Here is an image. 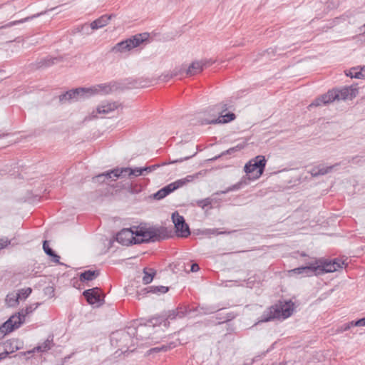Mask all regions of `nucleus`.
Segmentation results:
<instances>
[{"mask_svg": "<svg viewBox=\"0 0 365 365\" xmlns=\"http://www.w3.org/2000/svg\"><path fill=\"white\" fill-rule=\"evenodd\" d=\"M172 237L173 231L163 226H133L122 229L116 234L115 240L123 245H129L159 242Z\"/></svg>", "mask_w": 365, "mask_h": 365, "instance_id": "f257e3e1", "label": "nucleus"}, {"mask_svg": "<svg viewBox=\"0 0 365 365\" xmlns=\"http://www.w3.org/2000/svg\"><path fill=\"white\" fill-rule=\"evenodd\" d=\"M294 311V303L289 301H279L267 307L258 319L257 324L268 322L275 319L284 320L289 317Z\"/></svg>", "mask_w": 365, "mask_h": 365, "instance_id": "f03ea898", "label": "nucleus"}, {"mask_svg": "<svg viewBox=\"0 0 365 365\" xmlns=\"http://www.w3.org/2000/svg\"><path fill=\"white\" fill-rule=\"evenodd\" d=\"M146 326L140 325L138 327L130 326L125 329L118 330L113 332L110 336V343L113 346L119 348L120 350L128 349L130 346L133 338L143 340L145 337L138 334L145 329Z\"/></svg>", "mask_w": 365, "mask_h": 365, "instance_id": "7ed1b4c3", "label": "nucleus"}, {"mask_svg": "<svg viewBox=\"0 0 365 365\" xmlns=\"http://www.w3.org/2000/svg\"><path fill=\"white\" fill-rule=\"evenodd\" d=\"M358 90L352 86L344 87L341 89L334 88L329 90L327 93L317 98L309 107H317L322 105H327L335 100L352 99L356 97Z\"/></svg>", "mask_w": 365, "mask_h": 365, "instance_id": "20e7f679", "label": "nucleus"}, {"mask_svg": "<svg viewBox=\"0 0 365 365\" xmlns=\"http://www.w3.org/2000/svg\"><path fill=\"white\" fill-rule=\"evenodd\" d=\"M214 61L211 59L200 61L192 62L187 68L181 66L180 68H175L170 74L163 76V81H168L169 79L174 77H179L180 78L184 76H192L202 71L204 67H207L212 64Z\"/></svg>", "mask_w": 365, "mask_h": 365, "instance_id": "39448f33", "label": "nucleus"}, {"mask_svg": "<svg viewBox=\"0 0 365 365\" xmlns=\"http://www.w3.org/2000/svg\"><path fill=\"white\" fill-rule=\"evenodd\" d=\"M266 163L264 155H257L245 164L244 170L250 181L258 179L263 174Z\"/></svg>", "mask_w": 365, "mask_h": 365, "instance_id": "423d86ee", "label": "nucleus"}, {"mask_svg": "<svg viewBox=\"0 0 365 365\" xmlns=\"http://www.w3.org/2000/svg\"><path fill=\"white\" fill-rule=\"evenodd\" d=\"M344 264V261L338 258L333 260H327L323 258L315 259V264L318 267L317 276L338 271L343 267Z\"/></svg>", "mask_w": 365, "mask_h": 365, "instance_id": "0eeeda50", "label": "nucleus"}, {"mask_svg": "<svg viewBox=\"0 0 365 365\" xmlns=\"http://www.w3.org/2000/svg\"><path fill=\"white\" fill-rule=\"evenodd\" d=\"M172 220L175 225L176 235L178 237L185 238L190 235L188 225L185 222L184 217L178 212L173 213Z\"/></svg>", "mask_w": 365, "mask_h": 365, "instance_id": "6e6552de", "label": "nucleus"}, {"mask_svg": "<svg viewBox=\"0 0 365 365\" xmlns=\"http://www.w3.org/2000/svg\"><path fill=\"white\" fill-rule=\"evenodd\" d=\"M236 115L234 113L229 112L226 114H220L216 117V114H208L207 118H202L200 119L201 125L208 124H218V123H227L234 120Z\"/></svg>", "mask_w": 365, "mask_h": 365, "instance_id": "1a4fd4ad", "label": "nucleus"}, {"mask_svg": "<svg viewBox=\"0 0 365 365\" xmlns=\"http://www.w3.org/2000/svg\"><path fill=\"white\" fill-rule=\"evenodd\" d=\"M19 319V316L14 314L9 317L4 323L0 325V339H3L6 334L18 329L21 324L22 321Z\"/></svg>", "mask_w": 365, "mask_h": 365, "instance_id": "9d476101", "label": "nucleus"}, {"mask_svg": "<svg viewBox=\"0 0 365 365\" xmlns=\"http://www.w3.org/2000/svg\"><path fill=\"white\" fill-rule=\"evenodd\" d=\"M185 179L178 180L169 185L163 187L160 190H159L157 192H155L153 195L154 198L156 200H161L168 195L170 193L173 192L175 190L179 187L183 186L186 182Z\"/></svg>", "mask_w": 365, "mask_h": 365, "instance_id": "9b49d317", "label": "nucleus"}, {"mask_svg": "<svg viewBox=\"0 0 365 365\" xmlns=\"http://www.w3.org/2000/svg\"><path fill=\"white\" fill-rule=\"evenodd\" d=\"M191 310L186 307H178L175 309L164 311L161 313V319H166L168 324L169 325L170 321L174 320L177 318H182Z\"/></svg>", "mask_w": 365, "mask_h": 365, "instance_id": "f8f14e48", "label": "nucleus"}, {"mask_svg": "<svg viewBox=\"0 0 365 365\" xmlns=\"http://www.w3.org/2000/svg\"><path fill=\"white\" fill-rule=\"evenodd\" d=\"M91 96L101 94L107 95L118 88V83L115 81H110L106 83L97 84L90 87Z\"/></svg>", "mask_w": 365, "mask_h": 365, "instance_id": "ddd939ff", "label": "nucleus"}, {"mask_svg": "<svg viewBox=\"0 0 365 365\" xmlns=\"http://www.w3.org/2000/svg\"><path fill=\"white\" fill-rule=\"evenodd\" d=\"M83 296L89 304H101L103 302L104 296L101 292V289L93 287L88 289L83 292Z\"/></svg>", "mask_w": 365, "mask_h": 365, "instance_id": "4468645a", "label": "nucleus"}, {"mask_svg": "<svg viewBox=\"0 0 365 365\" xmlns=\"http://www.w3.org/2000/svg\"><path fill=\"white\" fill-rule=\"evenodd\" d=\"M304 266L294 268L290 272L295 274H301L304 277L317 276V269L318 267L315 264V259L313 261L305 263Z\"/></svg>", "mask_w": 365, "mask_h": 365, "instance_id": "2eb2a0df", "label": "nucleus"}, {"mask_svg": "<svg viewBox=\"0 0 365 365\" xmlns=\"http://www.w3.org/2000/svg\"><path fill=\"white\" fill-rule=\"evenodd\" d=\"M118 168L108 170L105 173H101L92 178V181L95 183H104L108 180H116L119 178Z\"/></svg>", "mask_w": 365, "mask_h": 365, "instance_id": "dca6fc26", "label": "nucleus"}, {"mask_svg": "<svg viewBox=\"0 0 365 365\" xmlns=\"http://www.w3.org/2000/svg\"><path fill=\"white\" fill-rule=\"evenodd\" d=\"M149 37L148 33H141L132 36L131 37L125 39L128 43V49L130 51L139 46L144 41H147Z\"/></svg>", "mask_w": 365, "mask_h": 365, "instance_id": "f3484780", "label": "nucleus"}, {"mask_svg": "<svg viewBox=\"0 0 365 365\" xmlns=\"http://www.w3.org/2000/svg\"><path fill=\"white\" fill-rule=\"evenodd\" d=\"M53 336H48L47 339L41 344H39L37 346L34 347L32 350H29L24 352H21L20 354L22 356H26L27 354H31L38 352H46L50 350L53 345Z\"/></svg>", "mask_w": 365, "mask_h": 365, "instance_id": "a211bd4d", "label": "nucleus"}, {"mask_svg": "<svg viewBox=\"0 0 365 365\" xmlns=\"http://www.w3.org/2000/svg\"><path fill=\"white\" fill-rule=\"evenodd\" d=\"M115 16V15L113 14L102 15L101 16H100L99 18H98L97 19L94 20L91 23V28L93 30L101 29L106 26L109 23V21Z\"/></svg>", "mask_w": 365, "mask_h": 365, "instance_id": "6ab92c4d", "label": "nucleus"}, {"mask_svg": "<svg viewBox=\"0 0 365 365\" xmlns=\"http://www.w3.org/2000/svg\"><path fill=\"white\" fill-rule=\"evenodd\" d=\"M3 346L9 354H11L21 349L22 342L17 339H11L4 342Z\"/></svg>", "mask_w": 365, "mask_h": 365, "instance_id": "aec40b11", "label": "nucleus"}, {"mask_svg": "<svg viewBox=\"0 0 365 365\" xmlns=\"http://www.w3.org/2000/svg\"><path fill=\"white\" fill-rule=\"evenodd\" d=\"M144 170L143 168H118V174L119 178L125 177L126 175L130 177L132 175L133 176H140L142 175H144Z\"/></svg>", "mask_w": 365, "mask_h": 365, "instance_id": "412c9836", "label": "nucleus"}, {"mask_svg": "<svg viewBox=\"0 0 365 365\" xmlns=\"http://www.w3.org/2000/svg\"><path fill=\"white\" fill-rule=\"evenodd\" d=\"M249 178L243 176L241 180L235 185L228 187L226 190L215 192L214 195L226 194L229 192L240 190L250 183Z\"/></svg>", "mask_w": 365, "mask_h": 365, "instance_id": "4be33fe9", "label": "nucleus"}, {"mask_svg": "<svg viewBox=\"0 0 365 365\" xmlns=\"http://www.w3.org/2000/svg\"><path fill=\"white\" fill-rule=\"evenodd\" d=\"M339 165V163H336L335 165H330V166H324V165H320L314 167L311 170L310 173L313 177L324 175L331 173L334 170V168L335 167L338 166Z\"/></svg>", "mask_w": 365, "mask_h": 365, "instance_id": "5701e85b", "label": "nucleus"}, {"mask_svg": "<svg viewBox=\"0 0 365 365\" xmlns=\"http://www.w3.org/2000/svg\"><path fill=\"white\" fill-rule=\"evenodd\" d=\"M90 89V88L83 87L72 89L73 97L76 101L89 98L92 96Z\"/></svg>", "mask_w": 365, "mask_h": 365, "instance_id": "b1692460", "label": "nucleus"}, {"mask_svg": "<svg viewBox=\"0 0 365 365\" xmlns=\"http://www.w3.org/2000/svg\"><path fill=\"white\" fill-rule=\"evenodd\" d=\"M100 275L99 270H86L81 272L79 276V279L81 282H84L86 281H92L97 278Z\"/></svg>", "mask_w": 365, "mask_h": 365, "instance_id": "393cba45", "label": "nucleus"}, {"mask_svg": "<svg viewBox=\"0 0 365 365\" xmlns=\"http://www.w3.org/2000/svg\"><path fill=\"white\" fill-rule=\"evenodd\" d=\"M118 106L119 105L117 102H109L106 103H103L98 106L97 112L98 113L106 114L118 108Z\"/></svg>", "mask_w": 365, "mask_h": 365, "instance_id": "a878e982", "label": "nucleus"}, {"mask_svg": "<svg viewBox=\"0 0 365 365\" xmlns=\"http://www.w3.org/2000/svg\"><path fill=\"white\" fill-rule=\"evenodd\" d=\"M46 14V11H43V12H41V13H38L36 14H34V15H32L31 16H28V17H26V18H24V19H21L20 20H17V21H11V22H9L8 24H4L3 26H0V29H7V28H9V27H11L13 26H15V25H18V24H22V23H24V22H27L29 21V20H31L34 18H36L38 16H40L41 15H43Z\"/></svg>", "mask_w": 365, "mask_h": 365, "instance_id": "bb28decb", "label": "nucleus"}, {"mask_svg": "<svg viewBox=\"0 0 365 365\" xmlns=\"http://www.w3.org/2000/svg\"><path fill=\"white\" fill-rule=\"evenodd\" d=\"M43 249L44 252L49 257H51V260L55 262L60 264V256L58 255L52 248L50 247L48 242L47 240H44L43 242Z\"/></svg>", "mask_w": 365, "mask_h": 365, "instance_id": "cd10ccee", "label": "nucleus"}, {"mask_svg": "<svg viewBox=\"0 0 365 365\" xmlns=\"http://www.w3.org/2000/svg\"><path fill=\"white\" fill-rule=\"evenodd\" d=\"M57 61H58V58H53V57H51V56H46V57H45L43 58L40 59L36 63V66L38 68H46V67H48V66H51L53 65Z\"/></svg>", "mask_w": 365, "mask_h": 365, "instance_id": "c85d7f7f", "label": "nucleus"}, {"mask_svg": "<svg viewBox=\"0 0 365 365\" xmlns=\"http://www.w3.org/2000/svg\"><path fill=\"white\" fill-rule=\"evenodd\" d=\"M169 288L164 286H150L142 290L143 294L147 293L165 294L168 291Z\"/></svg>", "mask_w": 365, "mask_h": 365, "instance_id": "c756f323", "label": "nucleus"}, {"mask_svg": "<svg viewBox=\"0 0 365 365\" xmlns=\"http://www.w3.org/2000/svg\"><path fill=\"white\" fill-rule=\"evenodd\" d=\"M144 276L143 277V282L145 284H150L156 274V272L153 268H144L143 269Z\"/></svg>", "mask_w": 365, "mask_h": 365, "instance_id": "7c9ffc66", "label": "nucleus"}, {"mask_svg": "<svg viewBox=\"0 0 365 365\" xmlns=\"http://www.w3.org/2000/svg\"><path fill=\"white\" fill-rule=\"evenodd\" d=\"M59 102L61 104L71 103L76 102L74 97H73L72 89L69 90L58 96Z\"/></svg>", "mask_w": 365, "mask_h": 365, "instance_id": "2f4dec72", "label": "nucleus"}, {"mask_svg": "<svg viewBox=\"0 0 365 365\" xmlns=\"http://www.w3.org/2000/svg\"><path fill=\"white\" fill-rule=\"evenodd\" d=\"M128 47V43L126 42V40L122 41L118 43H116L112 48L111 51L113 53H123L126 51H129Z\"/></svg>", "mask_w": 365, "mask_h": 365, "instance_id": "473e14b6", "label": "nucleus"}, {"mask_svg": "<svg viewBox=\"0 0 365 365\" xmlns=\"http://www.w3.org/2000/svg\"><path fill=\"white\" fill-rule=\"evenodd\" d=\"M228 110V106L226 103H220L215 106H214L211 109L210 111L212 112L211 114H216V117L217 115L222 114L224 112L227 111Z\"/></svg>", "mask_w": 365, "mask_h": 365, "instance_id": "72a5a7b5", "label": "nucleus"}, {"mask_svg": "<svg viewBox=\"0 0 365 365\" xmlns=\"http://www.w3.org/2000/svg\"><path fill=\"white\" fill-rule=\"evenodd\" d=\"M19 298L16 294H9L6 297V303L9 307H15L19 304Z\"/></svg>", "mask_w": 365, "mask_h": 365, "instance_id": "f704fd0d", "label": "nucleus"}, {"mask_svg": "<svg viewBox=\"0 0 365 365\" xmlns=\"http://www.w3.org/2000/svg\"><path fill=\"white\" fill-rule=\"evenodd\" d=\"M214 200L212 197H207L202 200H198L195 201V205L201 207L202 209H205L206 207L211 206Z\"/></svg>", "mask_w": 365, "mask_h": 365, "instance_id": "c9c22d12", "label": "nucleus"}, {"mask_svg": "<svg viewBox=\"0 0 365 365\" xmlns=\"http://www.w3.org/2000/svg\"><path fill=\"white\" fill-rule=\"evenodd\" d=\"M217 310V309L212 307H197L194 311L197 312L200 314H210L215 312Z\"/></svg>", "mask_w": 365, "mask_h": 365, "instance_id": "e433bc0d", "label": "nucleus"}, {"mask_svg": "<svg viewBox=\"0 0 365 365\" xmlns=\"http://www.w3.org/2000/svg\"><path fill=\"white\" fill-rule=\"evenodd\" d=\"M347 76H350L351 78H355L358 79L363 78V74L359 68H351L348 73H346Z\"/></svg>", "mask_w": 365, "mask_h": 365, "instance_id": "4c0bfd02", "label": "nucleus"}, {"mask_svg": "<svg viewBox=\"0 0 365 365\" xmlns=\"http://www.w3.org/2000/svg\"><path fill=\"white\" fill-rule=\"evenodd\" d=\"M150 324H153V326H157V325H161L163 324L165 327H168V324L166 322V319H161V314L158 316L154 317L151 318L149 321Z\"/></svg>", "mask_w": 365, "mask_h": 365, "instance_id": "58836bf2", "label": "nucleus"}, {"mask_svg": "<svg viewBox=\"0 0 365 365\" xmlns=\"http://www.w3.org/2000/svg\"><path fill=\"white\" fill-rule=\"evenodd\" d=\"M33 312V309L32 307L30 306V307H26V309H21L20 312H19L17 314H16L17 316H19V319H21L22 321V324L25 321V317L27 314L31 313Z\"/></svg>", "mask_w": 365, "mask_h": 365, "instance_id": "ea45409f", "label": "nucleus"}, {"mask_svg": "<svg viewBox=\"0 0 365 365\" xmlns=\"http://www.w3.org/2000/svg\"><path fill=\"white\" fill-rule=\"evenodd\" d=\"M31 292L32 289L30 287L21 289L19 290L17 295L19 299H25L31 294Z\"/></svg>", "mask_w": 365, "mask_h": 365, "instance_id": "a19ab883", "label": "nucleus"}, {"mask_svg": "<svg viewBox=\"0 0 365 365\" xmlns=\"http://www.w3.org/2000/svg\"><path fill=\"white\" fill-rule=\"evenodd\" d=\"M354 322H355V321H351V322H349V323H346V324H342L341 326H340V327H339L337 328L336 331H337L338 333H342V332H344V331H345L349 330V329L351 327H356V326L354 324Z\"/></svg>", "mask_w": 365, "mask_h": 365, "instance_id": "79ce46f5", "label": "nucleus"}, {"mask_svg": "<svg viewBox=\"0 0 365 365\" xmlns=\"http://www.w3.org/2000/svg\"><path fill=\"white\" fill-rule=\"evenodd\" d=\"M203 233L207 235H218L226 233V232H219L218 229H206L203 231Z\"/></svg>", "mask_w": 365, "mask_h": 365, "instance_id": "37998d69", "label": "nucleus"}, {"mask_svg": "<svg viewBox=\"0 0 365 365\" xmlns=\"http://www.w3.org/2000/svg\"><path fill=\"white\" fill-rule=\"evenodd\" d=\"M11 244V240L7 237L0 238V250L8 247Z\"/></svg>", "mask_w": 365, "mask_h": 365, "instance_id": "c03bdc74", "label": "nucleus"}, {"mask_svg": "<svg viewBox=\"0 0 365 365\" xmlns=\"http://www.w3.org/2000/svg\"><path fill=\"white\" fill-rule=\"evenodd\" d=\"M196 153H197L195 152V153H194L192 155H189V156H186V157H184V158H179V159L175 160H173L172 163H182V161H184V160H188V159H190V158H192L193 156H195V154H196Z\"/></svg>", "mask_w": 365, "mask_h": 365, "instance_id": "a18cd8bd", "label": "nucleus"}, {"mask_svg": "<svg viewBox=\"0 0 365 365\" xmlns=\"http://www.w3.org/2000/svg\"><path fill=\"white\" fill-rule=\"evenodd\" d=\"M158 165H153L150 166H147L143 168L144 172L146 173H150L156 169V168H158Z\"/></svg>", "mask_w": 365, "mask_h": 365, "instance_id": "49530a36", "label": "nucleus"}, {"mask_svg": "<svg viewBox=\"0 0 365 365\" xmlns=\"http://www.w3.org/2000/svg\"><path fill=\"white\" fill-rule=\"evenodd\" d=\"M235 315L233 313H228L225 316H223V322H229L233 319Z\"/></svg>", "mask_w": 365, "mask_h": 365, "instance_id": "de8ad7c7", "label": "nucleus"}, {"mask_svg": "<svg viewBox=\"0 0 365 365\" xmlns=\"http://www.w3.org/2000/svg\"><path fill=\"white\" fill-rule=\"evenodd\" d=\"M356 327H364L365 326V317L356 320L354 324Z\"/></svg>", "mask_w": 365, "mask_h": 365, "instance_id": "09e8293b", "label": "nucleus"}, {"mask_svg": "<svg viewBox=\"0 0 365 365\" xmlns=\"http://www.w3.org/2000/svg\"><path fill=\"white\" fill-rule=\"evenodd\" d=\"M242 148V145H237L236 147H233V148H231L228 149L226 151V153L227 154H231V153H234L235 151L240 150Z\"/></svg>", "mask_w": 365, "mask_h": 365, "instance_id": "8fccbe9b", "label": "nucleus"}, {"mask_svg": "<svg viewBox=\"0 0 365 365\" xmlns=\"http://www.w3.org/2000/svg\"><path fill=\"white\" fill-rule=\"evenodd\" d=\"M199 269H200V267H199L198 264L192 263L190 267V272H195L198 271Z\"/></svg>", "mask_w": 365, "mask_h": 365, "instance_id": "3c124183", "label": "nucleus"}, {"mask_svg": "<svg viewBox=\"0 0 365 365\" xmlns=\"http://www.w3.org/2000/svg\"><path fill=\"white\" fill-rule=\"evenodd\" d=\"M172 348L171 345H162L160 346V351H167Z\"/></svg>", "mask_w": 365, "mask_h": 365, "instance_id": "603ef678", "label": "nucleus"}, {"mask_svg": "<svg viewBox=\"0 0 365 365\" xmlns=\"http://www.w3.org/2000/svg\"><path fill=\"white\" fill-rule=\"evenodd\" d=\"M149 352L150 353H158V352H160V346H156V347L150 349L149 350Z\"/></svg>", "mask_w": 365, "mask_h": 365, "instance_id": "864d4df0", "label": "nucleus"}, {"mask_svg": "<svg viewBox=\"0 0 365 365\" xmlns=\"http://www.w3.org/2000/svg\"><path fill=\"white\" fill-rule=\"evenodd\" d=\"M9 354L4 349L2 353H0V360L5 359Z\"/></svg>", "mask_w": 365, "mask_h": 365, "instance_id": "5fc2aeb1", "label": "nucleus"}, {"mask_svg": "<svg viewBox=\"0 0 365 365\" xmlns=\"http://www.w3.org/2000/svg\"><path fill=\"white\" fill-rule=\"evenodd\" d=\"M129 192H130L131 193H137L139 192V190H138L137 188L134 187L133 185H130L129 187V189H128Z\"/></svg>", "mask_w": 365, "mask_h": 365, "instance_id": "6e6d98bb", "label": "nucleus"}, {"mask_svg": "<svg viewBox=\"0 0 365 365\" xmlns=\"http://www.w3.org/2000/svg\"><path fill=\"white\" fill-rule=\"evenodd\" d=\"M216 319H219V320H221V322H219L218 324H221V323L224 322H223V317H221L220 314L217 315Z\"/></svg>", "mask_w": 365, "mask_h": 365, "instance_id": "4d7b16f0", "label": "nucleus"}, {"mask_svg": "<svg viewBox=\"0 0 365 365\" xmlns=\"http://www.w3.org/2000/svg\"><path fill=\"white\" fill-rule=\"evenodd\" d=\"M361 72L363 74V78H365V66L360 68Z\"/></svg>", "mask_w": 365, "mask_h": 365, "instance_id": "13d9d810", "label": "nucleus"}, {"mask_svg": "<svg viewBox=\"0 0 365 365\" xmlns=\"http://www.w3.org/2000/svg\"><path fill=\"white\" fill-rule=\"evenodd\" d=\"M47 291H51V293L54 292V289H53V287H46V292H47Z\"/></svg>", "mask_w": 365, "mask_h": 365, "instance_id": "bf43d9fd", "label": "nucleus"}, {"mask_svg": "<svg viewBox=\"0 0 365 365\" xmlns=\"http://www.w3.org/2000/svg\"><path fill=\"white\" fill-rule=\"evenodd\" d=\"M301 256L305 257V256H307V255L305 253L302 252V253H301Z\"/></svg>", "mask_w": 365, "mask_h": 365, "instance_id": "052dcab7", "label": "nucleus"}, {"mask_svg": "<svg viewBox=\"0 0 365 365\" xmlns=\"http://www.w3.org/2000/svg\"><path fill=\"white\" fill-rule=\"evenodd\" d=\"M364 27H365V24H364Z\"/></svg>", "mask_w": 365, "mask_h": 365, "instance_id": "680f3d73", "label": "nucleus"}]
</instances>
